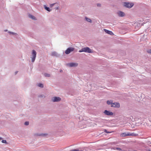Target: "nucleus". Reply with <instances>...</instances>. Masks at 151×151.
<instances>
[{"instance_id":"f257e3e1","label":"nucleus","mask_w":151,"mask_h":151,"mask_svg":"<svg viewBox=\"0 0 151 151\" xmlns=\"http://www.w3.org/2000/svg\"><path fill=\"white\" fill-rule=\"evenodd\" d=\"M79 52H85L88 53H93V51L88 47H84L82 48L81 50H79Z\"/></svg>"},{"instance_id":"f03ea898","label":"nucleus","mask_w":151,"mask_h":151,"mask_svg":"<svg viewBox=\"0 0 151 151\" xmlns=\"http://www.w3.org/2000/svg\"><path fill=\"white\" fill-rule=\"evenodd\" d=\"M36 55L37 52L36 51L34 50H33L32 53V57H31V58L32 62V63L34 62L36 58Z\"/></svg>"},{"instance_id":"7ed1b4c3","label":"nucleus","mask_w":151,"mask_h":151,"mask_svg":"<svg viewBox=\"0 0 151 151\" xmlns=\"http://www.w3.org/2000/svg\"><path fill=\"white\" fill-rule=\"evenodd\" d=\"M123 6L128 8H130L132 7V3L129 2H124L123 3Z\"/></svg>"},{"instance_id":"20e7f679","label":"nucleus","mask_w":151,"mask_h":151,"mask_svg":"<svg viewBox=\"0 0 151 151\" xmlns=\"http://www.w3.org/2000/svg\"><path fill=\"white\" fill-rule=\"evenodd\" d=\"M75 48L73 47H70L68 48L65 51V53L66 54H69L71 52L73 51Z\"/></svg>"},{"instance_id":"39448f33","label":"nucleus","mask_w":151,"mask_h":151,"mask_svg":"<svg viewBox=\"0 0 151 151\" xmlns=\"http://www.w3.org/2000/svg\"><path fill=\"white\" fill-rule=\"evenodd\" d=\"M134 25L135 26L134 31H137L139 28L140 24L139 23H138V22H136L134 23Z\"/></svg>"},{"instance_id":"423d86ee","label":"nucleus","mask_w":151,"mask_h":151,"mask_svg":"<svg viewBox=\"0 0 151 151\" xmlns=\"http://www.w3.org/2000/svg\"><path fill=\"white\" fill-rule=\"evenodd\" d=\"M52 101L53 102H59L61 100V99L59 97H54L52 99Z\"/></svg>"},{"instance_id":"0eeeda50","label":"nucleus","mask_w":151,"mask_h":151,"mask_svg":"<svg viewBox=\"0 0 151 151\" xmlns=\"http://www.w3.org/2000/svg\"><path fill=\"white\" fill-rule=\"evenodd\" d=\"M111 107H114L117 108H119L120 107V104L119 102L113 103L112 105H111Z\"/></svg>"},{"instance_id":"6e6552de","label":"nucleus","mask_w":151,"mask_h":151,"mask_svg":"<svg viewBox=\"0 0 151 151\" xmlns=\"http://www.w3.org/2000/svg\"><path fill=\"white\" fill-rule=\"evenodd\" d=\"M104 113L106 115L112 116L113 115V113L109 111L105 110L104 112Z\"/></svg>"},{"instance_id":"1a4fd4ad","label":"nucleus","mask_w":151,"mask_h":151,"mask_svg":"<svg viewBox=\"0 0 151 151\" xmlns=\"http://www.w3.org/2000/svg\"><path fill=\"white\" fill-rule=\"evenodd\" d=\"M67 65L70 67H76L78 66V64L76 63H68Z\"/></svg>"},{"instance_id":"9d476101","label":"nucleus","mask_w":151,"mask_h":151,"mask_svg":"<svg viewBox=\"0 0 151 151\" xmlns=\"http://www.w3.org/2000/svg\"><path fill=\"white\" fill-rule=\"evenodd\" d=\"M118 15L120 17H123L125 16V13L121 11H119L117 13Z\"/></svg>"},{"instance_id":"9b49d317","label":"nucleus","mask_w":151,"mask_h":151,"mask_svg":"<svg viewBox=\"0 0 151 151\" xmlns=\"http://www.w3.org/2000/svg\"><path fill=\"white\" fill-rule=\"evenodd\" d=\"M51 55L53 56H55L56 57H58L60 56V55L58 54L56 52L54 51L52 53Z\"/></svg>"},{"instance_id":"f8f14e48","label":"nucleus","mask_w":151,"mask_h":151,"mask_svg":"<svg viewBox=\"0 0 151 151\" xmlns=\"http://www.w3.org/2000/svg\"><path fill=\"white\" fill-rule=\"evenodd\" d=\"M121 136L122 137H126L127 136H132V133L130 134V133H126V132H124L123 133H122L121 134Z\"/></svg>"},{"instance_id":"ddd939ff","label":"nucleus","mask_w":151,"mask_h":151,"mask_svg":"<svg viewBox=\"0 0 151 151\" xmlns=\"http://www.w3.org/2000/svg\"><path fill=\"white\" fill-rule=\"evenodd\" d=\"M104 32H106V33L109 34L110 35H114V33L111 31H109L106 29H104Z\"/></svg>"},{"instance_id":"4468645a","label":"nucleus","mask_w":151,"mask_h":151,"mask_svg":"<svg viewBox=\"0 0 151 151\" xmlns=\"http://www.w3.org/2000/svg\"><path fill=\"white\" fill-rule=\"evenodd\" d=\"M44 8L47 11L49 12H50L51 11V9L49 8V7H47L46 5H44Z\"/></svg>"},{"instance_id":"2eb2a0df","label":"nucleus","mask_w":151,"mask_h":151,"mask_svg":"<svg viewBox=\"0 0 151 151\" xmlns=\"http://www.w3.org/2000/svg\"><path fill=\"white\" fill-rule=\"evenodd\" d=\"M29 17L33 20H35L36 19V17L35 16L31 14H29Z\"/></svg>"},{"instance_id":"dca6fc26","label":"nucleus","mask_w":151,"mask_h":151,"mask_svg":"<svg viewBox=\"0 0 151 151\" xmlns=\"http://www.w3.org/2000/svg\"><path fill=\"white\" fill-rule=\"evenodd\" d=\"M36 135L38 136H41L43 137H45L47 135V134H37Z\"/></svg>"},{"instance_id":"f3484780","label":"nucleus","mask_w":151,"mask_h":151,"mask_svg":"<svg viewBox=\"0 0 151 151\" xmlns=\"http://www.w3.org/2000/svg\"><path fill=\"white\" fill-rule=\"evenodd\" d=\"M85 19L86 21H87L88 22H89L90 23L92 22L90 18H89L86 17H85Z\"/></svg>"},{"instance_id":"a211bd4d","label":"nucleus","mask_w":151,"mask_h":151,"mask_svg":"<svg viewBox=\"0 0 151 151\" xmlns=\"http://www.w3.org/2000/svg\"><path fill=\"white\" fill-rule=\"evenodd\" d=\"M113 101L112 100H110V101L108 100L107 102L106 103L108 105H110L111 104V105H112L113 103Z\"/></svg>"},{"instance_id":"6ab92c4d","label":"nucleus","mask_w":151,"mask_h":151,"mask_svg":"<svg viewBox=\"0 0 151 151\" xmlns=\"http://www.w3.org/2000/svg\"><path fill=\"white\" fill-rule=\"evenodd\" d=\"M112 149L114 150H118L121 151L122 150V149L121 148H119V147H114L112 148Z\"/></svg>"},{"instance_id":"aec40b11","label":"nucleus","mask_w":151,"mask_h":151,"mask_svg":"<svg viewBox=\"0 0 151 151\" xmlns=\"http://www.w3.org/2000/svg\"><path fill=\"white\" fill-rule=\"evenodd\" d=\"M38 86L39 87H40L41 88H43L44 87V86H43V84H42V83H39L38 85Z\"/></svg>"},{"instance_id":"412c9836","label":"nucleus","mask_w":151,"mask_h":151,"mask_svg":"<svg viewBox=\"0 0 151 151\" xmlns=\"http://www.w3.org/2000/svg\"><path fill=\"white\" fill-rule=\"evenodd\" d=\"M8 32L10 34H12L13 35H17V34L16 33L13 32L9 31Z\"/></svg>"},{"instance_id":"4be33fe9","label":"nucleus","mask_w":151,"mask_h":151,"mask_svg":"<svg viewBox=\"0 0 151 151\" xmlns=\"http://www.w3.org/2000/svg\"><path fill=\"white\" fill-rule=\"evenodd\" d=\"M44 75L45 77H50V75L48 73H45L44 74Z\"/></svg>"},{"instance_id":"5701e85b","label":"nucleus","mask_w":151,"mask_h":151,"mask_svg":"<svg viewBox=\"0 0 151 151\" xmlns=\"http://www.w3.org/2000/svg\"><path fill=\"white\" fill-rule=\"evenodd\" d=\"M38 97H40V98H42V97L45 98V95H44L41 94V95H39Z\"/></svg>"},{"instance_id":"b1692460","label":"nucleus","mask_w":151,"mask_h":151,"mask_svg":"<svg viewBox=\"0 0 151 151\" xmlns=\"http://www.w3.org/2000/svg\"><path fill=\"white\" fill-rule=\"evenodd\" d=\"M2 143H4L6 144H8V143L7 142L6 140H2L1 141Z\"/></svg>"},{"instance_id":"393cba45","label":"nucleus","mask_w":151,"mask_h":151,"mask_svg":"<svg viewBox=\"0 0 151 151\" xmlns=\"http://www.w3.org/2000/svg\"><path fill=\"white\" fill-rule=\"evenodd\" d=\"M29 122H28V121H26V122H25L24 123V124L25 125H26V126H27V125H29Z\"/></svg>"},{"instance_id":"a878e982","label":"nucleus","mask_w":151,"mask_h":151,"mask_svg":"<svg viewBox=\"0 0 151 151\" xmlns=\"http://www.w3.org/2000/svg\"><path fill=\"white\" fill-rule=\"evenodd\" d=\"M56 4V3H55L50 4V7L51 8L55 4Z\"/></svg>"},{"instance_id":"bb28decb","label":"nucleus","mask_w":151,"mask_h":151,"mask_svg":"<svg viewBox=\"0 0 151 151\" xmlns=\"http://www.w3.org/2000/svg\"><path fill=\"white\" fill-rule=\"evenodd\" d=\"M138 134L137 133H135L134 132H133V136H137L138 135Z\"/></svg>"},{"instance_id":"cd10ccee","label":"nucleus","mask_w":151,"mask_h":151,"mask_svg":"<svg viewBox=\"0 0 151 151\" xmlns=\"http://www.w3.org/2000/svg\"><path fill=\"white\" fill-rule=\"evenodd\" d=\"M70 151H80V150L78 149H73L70 150Z\"/></svg>"},{"instance_id":"c85d7f7f","label":"nucleus","mask_w":151,"mask_h":151,"mask_svg":"<svg viewBox=\"0 0 151 151\" xmlns=\"http://www.w3.org/2000/svg\"><path fill=\"white\" fill-rule=\"evenodd\" d=\"M104 132L106 133H110L111 132L107 131V130L105 129L104 130Z\"/></svg>"},{"instance_id":"c756f323","label":"nucleus","mask_w":151,"mask_h":151,"mask_svg":"<svg viewBox=\"0 0 151 151\" xmlns=\"http://www.w3.org/2000/svg\"><path fill=\"white\" fill-rule=\"evenodd\" d=\"M97 5L98 7H101V4L99 3L97 4Z\"/></svg>"},{"instance_id":"7c9ffc66","label":"nucleus","mask_w":151,"mask_h":151,"mask_svg":"<svg viewBox=\"0 0 151 151\" xmlns=\"http://www.w3.org/2000/svg\"><path fill=\"white\" fill-rule=\"evenodd\" d=\"M55 9L56 10H58L59 9V6H58L57 7H55Z\"/></svg>"},{"instance_id":"2f4dec72","label":"nucleus","mask_w":151,"mask_h":151,"mask_svg":"<svg viewBox=\"0 0 151 151\" xmlns=\"http://www.w3.org/2000/svg\"><path fill=\"white\" fill-rule=\"evenodd\" d=\"M148 53H151V50H150L147 51Z\"/></svg>"},{"instance_id":"473e14b6","label":"nucleus","mask_w":151,"mask_h":151,"mask_svg":"<svg viewBox=\"0 0 151 151\" xmlns=\"http://www.w3.org/2000/svg\"><path fill=\"white\" fill-rule=\"evenodd\" d=\"M18 72V71H16L15 72V74L16 75L17 74V73Z\"/></svg>"},{"instance_id":"72a5a7b5","label":"nucleus","mask_w":151,"mask_h":151,"mask_svg":"<svg viewBox=\"0 0 151 151\" xmlns=\"http://www.w3.org/2000/svg\"><path fill=\"white\" fill-rule=\"evenodd\" d=\"M3 139V138L1 137H0V140H1Z\"/></svg>"},{"instance_id":"f704fd0d","label":"nucleus","mask_w":151,"mask_h":151,"mask_svg":"<svg viewBox=\"0 0 151 151\" xmlns=\"http://www.w3.org/2000/svg\"><path fill=\"white\" fill-rule=\"evenodd\" d=\"M63 70H60V72H63Z\"/></svg>"},{"instance_id":"c9c22d12","label":"nucleus","mask_w":151,"mask_h":151,"mask_svg":"<svg viewBox=\"0 0 151 151\" xmlns=\"http://www.w3.org/2000/svg\"><path fill=\"white\" fill-rule=\"evenodd\" d=\"M134 3H133V5H132L133 6H134Z\"/></svg>"},{"instance_id":"e433bc0d","label":"nucleus","mask_w":151,"mask_h":151,"mask_svg":"<svg viewBox=\"0 0 151 151\" xmlns=\"http://www.w3.org/2000/svg\"><path fill=\"white\" fill-rule=\"evenodd\" d=\"M135 126H138V125H136V124H135Z\"/></svg>"},{"instance_id":"4c0bfd02","label":"nucleus","mask_w":151,"mask_h":151,"mask_svg":"<svg viewBox=\"0 0 151 151\" xmlns=\"http://www.w3.org/2000/svg\"><path fill=\"white\" fill-rule=\"evenodd\" d=\"M148 151H151L149 149L148 150Z\"/></svg>"},{"instance_id":"58836bf2","label":"nucleus","mask_w":151,"mask_h":151,"mask_svg":"<svg viewBox=\"0 0 151 151\" xmlns=\"http://www.w3.org/2000/svg\"><path fill=\"white\" fill-rule=\"evenodd\" d=\"M133 142H136V141H135V142H133H133H132L133 143Z\"/></svg>"},{"instance_id":"ea45409f","label":"nucleus","mask_w":151,"mask_h":151,"mask_svg":"<svg viewBox=\"0 0 151 151\" xmlns=\"http://www.w3.org/2000/svg\"><path fill=\"white\" fill-rule=\"evenodd\" d=\"M7 30H5V31H7Z\"/></svg>"},{"instance_id":"a19ab883","label":"nucleus","mask_w":151,"mask_h":151,"mask_svg":"<svg viewBox=\"0 0 151 151\" xmlns=\"http://www.w3.org/2000/svg\"><path fill=\"white\" fill-rule=\"evenodd\" d=\"M134 126L133 127H134Z\"/></svg>"},{"instance_id":"79ce46f5","label":"nucleus","mask_w":151,"mask_h":151,"mask_svg":"<svg viewBox=\"0 0 151 151\" xmlns=\"http://www.w3.org/2000/svg\"><path fill=\"white\" fill-rule=\"evenodd\" d=\"M150 144H151V143H150ZM150 146L151 147V145H150Z\"/></svg>"}]
</instances>
